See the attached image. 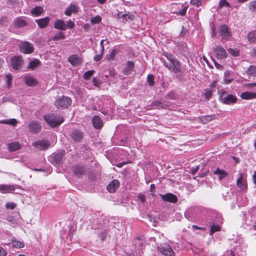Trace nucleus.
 <instances>
[{
    "label": "nucleus",
    "mask_w": 256,
    "mask_h": 256,
    "mask_svg": "<svg viewBox=\"0 0 256 256\" xmlns=\"http://www.w3.org/2000/svg\"><path fill=\"white\" fill-rule=\"evenodd\" d=\"M164 55L167 58L168 62L164 61V64L165 66L170 72L175 74L181 72L180 64L178 60L173 55L164 52Z\"/></svg>",
    "instance_id": "obj_1"
},
{
    "label": "nucleus",
    "mask_w": 256,
    "mask_h": 256,
    "mask_svg": "<svg viewBox=\"0 0 256 256\" xmlns=\"http://www.w3.org/2000/svg\"><path fill=\"white\" fill-rule=\"evenodd\" d=\"M45 121L52 127L60 126L64 122V118L56 114H47L44 116Z\"/></svg>",
    "instance_id": "obj_2"
},
{
    "label": "nucleus",
    "mask_w": 256,
    "mask_h": 256,
    "mask_svg": "<svg viewBox=\"0 0 256 256\" xmlns=\"http://www.w3.org/2000/svg\"><path fill=\"white\" fill-rule=\"evenodd\" d=\"M72 104L71 99L68 96H62L56 100V105L58 108H68Z\"/></svg>",
    "instance_id": "obj_3"
},
{
    "label": "nucleus",
    "mask_w": 256,
    "mask_h": 256,
    "mask_svg": "<svg viewBox=\"0 0 256 256\" xmlns=\"http://www.w3.org/2000/svg\"><path fill=\"white\" fill-rule=\"evenodd\" d=\"M64 154V153L62 152L54 153L50 156L48 160L52 164L58 166L62 162Z\"/></svg>",
    "instance_id": "obj_4"
},
{
    "label": "nucleus",
    "mask_w": 256,
    "mask_h": 256,
    "mask_svg": "<svg viewBox=\"0 0 256 256\" xmlns=\"http://www.w3.org/2000/svg\"><path fill=\"white\" fill-rule=\"evenodd\" d=\"M20 49L22 52L28 54L33 52L34 46L32 44L24 42L20 44Z\"/></svg>",
    "instance_id": "obj_5"
},
{
    "label": "nucleus",
    "mask_w": 256,
    "mask_h": 256,
    "mask_svg": "<svg viewBox=\"0 0 256 256\" xmlns=\"http://www.w3.org/2000/svg\"><path fill=\"white\" fill-rule=\"evenodd\" d=\"M32 146L38 150H44L50 146V143L47 140H42L33 142Z\"/></svg>",
    "instance_id": "obj_6"
},
{
    "label": "nucleus",
    "mask_w": 256,
    "mask_h": 256,
    "mask_svg": "<svg viewBox=\"0 0 256 256\" xmlns=\"http://www.w3.org/2000/svg\"><path fill=\"white\" fill-rule=\"evenodd\" d=\"M160 252L165 256H174V252L172 247L168 244H164L159 248Z\"/></svg>",
    "instance_id": "obj_7"
},
{
    "label": "nucleus",
    "mask_w": 256,
    "mask_h": 256,
    "mask_svg": "<svg viewBox=\"0 0 256 256\" xmlns=\"http://www.w3.org/2000/svg\"><path fill=\"white\" fill-rule=\"evenodd\" d=\"M214 52L217 58L222 60L227 56L226 50L222 47L216 46L214 48Z\"/></svg>",
    "instance_id": "obj_8"
},
{
    "label": "nucleus",
    "mask_w": 256,
    "mask_h": 256,
    "mask_svg": "<svg viewBox=\"0 0 256 256\" xmlns=\"http://www.w3.org/2000/svg\"><path fill=\"white\" fill-rule=\"evenodd\" d=\"M220 99L223 104H234L237 100L236 97L231 94H228L225 96H221Z\"/></svg>",
    "instance_id": "obj_9"
},
{
    "label": "nucleus",
    "mask_w": 256,
    "mask_h": 256,
    "mask_svg": "<svg viewBox=\"0 0 256 256\" xmlns=\"http://www.w3.org/2000/svg\"><path fill=\"white\" fill-rule=\"evenodd\" d=\"M22 64V58L18 56H16L11 58V66L14 70L20 69Z\"/></svg>",
    "instance_id": "obj_10"
},
{
    "label": "nucleus",
    "mask_w": 256,
    "mask_h": 256,
    "mask_svg": "<svg viewBox=\"0 0 256 256\" xmlns=\"http://www.w3.org/2000/svg\"><path fill=\"white\" fill-rule=\"evenodd\" d=\"M160 198L164 202L176 203L178 201L176 196L172 193H167L164 194H160Z\"/></svg>",
    "instance_id": "obj_11"
},
{
    "label": "nucleus",
    "mask_w": 256,
    "mask_h": 256,
    "mask_svg": "<svg viewBox=\"0 0 256 256\" xmlns=\"http://www.w3.org/2000/svg\"><path fill=\"white\" fill-rule=\"evenodd\" d=\"M18 186L13 184H0V192L1 193L10 192L14 190L18 187Z\"/></svg>",
    "instance_id": "obj_12"
},
{
    "label": "nucleus",
    "mask_w": 256,
    "mask_h": 256,
    "mask_svg": "<svg viewBox=\"0 0 256 256\" xmlns=\"http://www.w3.org/2000/svg\"><path fill=\"white\" fill-rule=\"evenodd\" d=\"M236 184L242 190H244L246 189L247 184L246 178H244L242 174H240V177L236 181Z\"/></svg>",
    "instance_id": "obj_13"
},
{
    "label": "nucleus",
    "mask_w": 256,
    "mask_h": 256,
    "mask_svg": "<svg viewBox=\"0 0 256 256\" xmlns=\"http://www.w3.org/2000/svg\"><path fill=\"white\" fill-rule=\"evenodd\" d=\"M28 128L31 132L36 134L41 130V126L38 122L32 121L28 124Z\"/></svg>",
    "instance_id": "obj_14"
},
{
    "label": "nucleus",
    "mask_w": 256,
    "mask_h": 256,
    "mask_svg": "<svg viewBox=\"0 0 256 256\" xmlns=\"http://www.w3.org/2000/svg\"><path fill=\"white\" fill-rule=\"evenodd\" d=\"M78 6L76 4L72 3L66 8L64 11L66 15L70 16L72 13H76L78 10Z\"/></svg>",
    "instance_id": "obj_15"
},
{
    "label": "nucleus",
    "mask_w": 256,
    "mask_h": 256,
    "mask_svg": "<svg viewBox=\"0 0 256 256\" xmlns=\"http://www.w3.org/2000/svg\"><path fill=\"white\" fill-rule=\"evenodd\" d=\"M50 20V18L47 16L43 18L38 19L36 20V22L40 28H44L48 25Z\"/></svg>",
    "instance_id": "obj_16"
},
{
    "label": "nucleus",
    "mask_w": 256,
    "mask_h": 256,
    "mask_svg": "<svg viewBox=\"0 0 256 256\" xmlns=\"http://www.w3.org/2000/svg\"><path fill=\"white\" fill-rule=\"evenodd\" d=\"M246 74L250 79L256 78V66H250L246 70Z\"/></svg>",
    "instance_id": "obj_17"
},
{
    "label": "nucleus",
    "mask_w": 256,
    "mask_h": 256,
    "mask_svg": "<svg viewBox=\"0 0 256 256\" xmlns=\"http://www.w3.org/2000/svg\"><path fill=\"white\" fill-rule=\"evenodd\" d=\"M240 98L243 100L256 99V92H244L241 94Z\"/></svg>",
    "instance_id": "obj_18"
},
{
    "label": "nucleus",
    "mask_w": 256,
    "mask_h": 256,
    "mask_svg": "<svg viewBox=\"0 0 256 256\" xmlns=\"http://www.w3.org/2000/svg\"><path fill=\"white\" fill-rule=\"evenodd\" d=\"M134 67V64L132 61H128L123 70V73L124 74L128 75L132 72L133 68Z\"/></svg>",
    "instance_id": "obj_19"
},
{
    "label": "nucleus",
    "mask_w": 256,
    "mask_h": 256,
    "mask_svg": "<svg viewBox=\"0 0 256 256\" xmlns=\"http://www.w3.org/2000/svg\"><path fill=\"white\" fill-rule=\"evenodd\" d=\"M70 136L74 140L78 142L82 138V134L81 132L76 130L72 132Z\"/></svg>",
    "instance_id": "obj_20"
},
{
    "label": "nucleus",
    "mask_w": 256,
    "mask_h": 256,
    "mask_svg": "<svg viewBox=\"0 0 256 256\" xmlns=\"http://www.w3.org/2000/svg\"><path fill=\"white\" fill-rule=\"evenodd\" d=\"M68 60L73 66H76L81 62L80 58L76 54L70 56Z\"/></svg>",
    "instance_id": "obj_21"
},
{
    "label": "nucleus",
    "mask_w": 256,
    "mask_h": 256,
    "mask_svg": "<svg viewBox=\"0 0 256 256\" xmlns=\"http://www.w3.org/2000/svg\"><path fill=\"white\" fill-rule=\"evenodd\" d=\"M24 82L28 86H32L36 84L37 82L32 76H26L24 78Z\"/></svg>",
    "instance_id": "obj_22"
},
{
    "label": "nucleus",
    "mask_w": 256,
    "mask_h": 256,
    "mask_svg": "<svg viewBox=\"0 0 256 256\" xmlns=\"http://www.w3.org/2000/svg\"><path fill=\"white\" fill-rule=\"evenodd\" d=\"M92 123L96 129L101 128L102 124L101 118L96 116L93 117L92 119Z\"/></svg>",
    "instance_id": "obj_23"
},
{
    "label": "nucleus",
    "mask_w": 256,
    "mask_h": 256,
    "mask_svg": "<svg viewBox=\"0 0 256 256\" xmlns=\"http://www.w3.org/2000/svg\"><path fill=\"white\" fill-rule=\"evenodd\" d=\"M214 174L218 176V178L220 180H221L222 179L228 176V174L226 171L218 168L214 171Z\"/></svg>",
    "instance_id": "obj_24"
},
{
    "label": "nucleus",
    "mask_w": 256,
    "mask_h": 256,
    "mask_svg": "<svg viewBox=\"0 0 256 256\" xmlns=\"http://www.w3.org/2000/svg\"><path fill=\"white\" fill-rule=\"evenodd\" d=\"M66 24L64 21L60 20H57L54 23V26L55 28L64 30H66Z\"/></svg>",
    "instance_id": "obj_25"
},
{
    "label": "nucleus",
    "mask_w": 256,
    "mask_h": 256,
    "mask_svg": "<svg viewBox=\"0 0 256 256\" xmlns=\"http://www.w3.org/2000/svg\"><path fill=\"white\" fill-rule=\"evenodd\" d=\"M72 170L75 175L78 176L84 174L86 172V169L82 166H76L74 167Z\"/></svg>",
    "instance_id": "obj_26"
},
{
    "label": "nucleus",
    "mask_w": 256,
    "mask_h": 256,
    "mask_svg": "<svg viewBox=\"0 0 256 256\" xmlns=\"http://www.w3.org/2000/svg\"><path fill=\"white\" fill-rule=\"evenodd\" d=\"M14 24L17 27H22L26 25L27 23L24 18L18 17L15 19Z\"/></svg>",
    "instance_id": "obj_27"
},
{
    "label": "nucleus",
    "mask_w": 256,
    "mask_h": 256,
    "mask_svg": "<svg viewBox=\"0 0 256 256\" xmlns=\"http://www.w3.org/2000/svg\"><path fill=\"white\" fill-rule=\"evenodd\" d=\"M30 12L32 15L39 16L44 12V9L41 6H36L30 10Z\"/></svg>",
    "instance_id": "obj_28"
},
{
    "label": "nucleus",
    "mask_w": 256,
    "mask_h": 256,
    "mask_svg": "<svg viewBox=\"0 0 256 256\" xmlns=\"http://www.w3.org/2000/svg\"><path fill=\"white\" fill-rule=\"evenodd\" d=\"M22 147L18 142H12L8 144V148L10 151H16L20 150Z\"/></svg>",
    "instance_id": "obj_29"
},
{
    "label": "nucleus",
    "mask_w": 256,
    "mask_h": 256,
    "mask_svg": "<svg viewBox=\"0 0 256 256\" xmlns=\"http://www.w3.org/2000/svg\"><path fill=\"white\" fill-rule=\"evenodd\" d=\"M18 123V121L15 118H10L7 120H0V124H7L15 126Z\"/></svg>",
    "instance_id": "obj_30"
},
{
    "label": "nucleus",
    "mask_w": 256,
    "mask_h": 256,
    "mask_svg": "<svg viewBox=\"0 0 256 256\" xmlns=\"http://www.w3.org/2000/svg\"><path fill=\"white\" fill-rule=\"evenodd\" d=\"M11 244L12 247L16 248H24V244L22 242L16 240H12Z\"/></svg>",
    "instance_id": "obj_31"
},
{
    "label": "nucleus",
    "mask_w": 256,
    "mask_h": 256,
    "mask_svg": "<svg viewBox=\"0 0 256 256\" xmlns=\"http://www.w3.org/2000/svg\"><path fill=\"white\" fill-rule=\"evenodd\" d=\"M40 64V61L38 59H35L29 63L28 68L31 70H34Z\"/></svg>",
    "instance_id": "obj_32"
},
{
    "label": "nucleus",
    "mask_w": 256,
    "mask_h": 256,
    "mask_svg": "<svg viewBox=\"0 0 256 256\" xmlns=\"http://www.w3.org/2000/svg\"><path fill=\"white\" fill-rule=\"evenodd\" d=\"M221 226L220 224H212L210 226V234L211 236L214 233L220 230Z\"/></svg>",
    "instance_id": "obj_33"
},
{
    "label": "nucleus",
    "mask_w": 256,
    "mask_h": 256,
    "mask_svg": "<svg viewBox=\"0 0 256 256\" xmlns=\"http://www.w3.org/2000/svg\"><path fill=\"white\" fill-rule=\"evenodd\" d=\"M224 83L226 84L230 83L232 80V78H230V72L229 71L227 70L224 72Z\"/></svg>",
    "instance_id": "obj_34"
},
{
    "label": "nucleus",
    "mask_w": 256,
    "mask_h": 256,
    "mask_svg": "<svg viewBox=\"0 0 256 256\" xmlns=\"http://www.w3.org/2000/svg\"><path fill=\"white\" fill-rule=\"evenodd\" d=\"M249 10L254 13H256V0L250 2L248 5Z\"/></svg>",
    "instance_id": "obj_35"
},
{
    "label": "nucleus",
    "mask_w": 256,
    "mask_h": 256,
    "mask_svg": "<svg viewBox=\"0 0 256 256\" xmlns=\"http://www.w3.org/2000/svg\"><path fill=\"white\" fill-rule=\"evenodd\" d=\"M123 20L128 21L133 20L134 18V16L132 14H124L122 16Z\"/></svg>",
    "instance_id": "obj_36"
},
{
    "label": "nucleus",
    "mask_w": 256,
    "mask_h": 256,
    "mask_svg": "<svg viewBox=\"0 0 256 256\" xmlns=\"http://www.w3.org/2000/svg\"><path fill=\"white\" fill-rule=\"evenodd\" d=\"M230 36V33H220V37L223 42H226Z\"/></svg>",
    "instance_id": "obj_37"
},
{
    "label": "nucleus",
    "mask_w": 256,
    "mask_h": 256,
    "mask_svg": "<svg viewBox=\"0 0 256 256\" xmlns=\"http://www.w3.org/2000/svg\"><path fill=\"white\" fill-rule=\"evenodd\" d=\"M147 82L149 86H153L154 84V76L152 74H148L147 76Z\"/></svg>",
    "instance_id": "obj_38"
},
{
    "label": "nucleus",
    "mask_w": 256,
    "mask_h": 256,
    "mask_svg": "<svg viewBox=\"0 0 256 256\" xmlns=\"http://www.w3.org/2000/svg\"><path fill=\"white\" fill-rule=\"evenodd\" d=\"M228 51L232 56H237L239 55L240 52L237 48H229Z\"/></svg>",
    "instance_id": "obj_39"
},
{
    "label": "nucleus",
    "mask_w": 256,
    "mask_h": 256,
    "mask_svg": "<svg viewBox=\"0 0 256 256\" xmlns=\"http://www.w3.org/2000/svg\"><path fill=\"white\" fill-rule=\"evenodd\" d=\"M248 38L250 42L256 43V33H248Z\"/></svg>",
    "instance_id": "obj_40"
},
{
    "label": "nucleus",
    "mask_w": 256,
    "mask_h": 256,
    "mask_svg": "<svg viewBox=\"0 0 256 256\" xmlns=\"http://www.w3.org/2000/svg\"><path fill=\"white\" fill-rule=\"evenodd\" d=\"M102 20V18L100 16H96L92 17L90 18V22L93 24H96L100 22Z\"/></svg>",
    "instance_id": "obj_41"
},
{
    "label": "nucleus",
    "mask_w": 256,
    "mask_h": 256,
    "mask_svg": "<svg viewBox=\"0 0 256 256\" xmlns=\"http://www.w3.org/2000/svg\"><path fill=\"white\" fill-rule=\"evenodd\" d=\"M6 80L8 87L10 88L12 84V76L10 74H6Z\"/></svg>",
    "instance_id": "obj_42"
},
{
    "label": "nucleus",
    "mask_w": 256,
    "mask_h": 256,
    "mask_svg": "<svg viewBox=\"0 0 256 256\" xmlns=\"http://www.w3.org/2000/svg\"><path fill=\"white\" fill-rule=\"evenodd\" d=\"M212 90L206 89L205 90V92L204 94L205 98L207 100H209L212 96Z\"/></svg>",
    "instance_id": "obj_43"
},
{
    "label": "nucleus",
    "mask_w": 256,
    "mask_h": 256,
    "mask_svg": "<svg viewBox=\"0 0 256 256\" xmlns=\"http://www.w3.org/2000/svg\"><path fill=\"white\" fill-rule=\"evenodd\" d=\"M94 72V70H88L86 72L84 75V78L85 80L90 79L93 74Z\"/></svg>",
    "instance_id": "obj_44"
},
{
    "label": "nucleus",
    "mask_w": 256,
    "mask_h": 256,
    "mask_svg": "<svg viewBox=\"0 0 256 256\" xmlns=\"http://www.w3.org/2000/svg\"><path fill=\"white\" fill-rule=\"evenodd\" d=\"M64 38V33H57L56 34L54 38V40L56 41H58L60 40H62Z\"/></svg>",
    "instance_id": "obj_45"
},
{
    "label": "nucleus",
    "mask_w": 256,
    "mask_h": 256,
    "mask_svg": "<svg viewBox=\"0 0 256 256\" xmlns=\"http://www.w3.org/2000/svg\"><path fill=\"white\" fill-rule=\"evenodd\" d=\"M152 106L154 108H162V104L158 101H154L152 102Z\"/></svg>",
    "instance_id": "obj_46"
},
{
    "label": "nucleus",
    "mask_w": 256,
    "mask_h": 256,
    "mask_svg": "<svg viewBox=\"0 0 256 256\" xmlns=\"http://www.w3.org/2000/svg\"><path fill=\"white\" fill-rule=\"evenodd\" d=\"M230 7V4L226 2V0H220L219 3V6L222 8V6Z\"/></svg>",
    "instance_id": "obj_47"
},
{
    "label": "nucleus",
    "mask_w": 256,
    "mask_h": 256,
    "mask_svg": "<svg viewBox=\"0 0 256 256\" xmlns=\"http://www.w3.org/2000/svg\"><path fill=\"white\" fill-rule=\"evenodd\" d=\"M16 207V204L14 202H8L6 204L7 209L14 210Z\"/></svg>",
    "instance_id": "obj_48"
},
{
    "label": "nucleus",
    "mask_w": 256,
    "mask_h": 256,
    "mask_svg": "<svg viewBox=\"0 0 256 256\" xmlns=\"http://www.w3.org/2000/svg\"><path fill=\"white\" fill-rule=\"evenodd\" d=\"M220 32H228V28L226 25L222 24L219 28Z\"/></svg>",
    "instance_id": "obj_49"
},
{
    "label": "nucleus",
    "mask_w": 256,
    "mask_h": 256,
    "mask_svg": "<svg viewBox=\"0 0 256 256\" xmlns=\"http://www.w3.org/2000/svg\"><path fill=\"white\" fill-rule=\"evenodd\" d=\"M74 24L71 20H69L67 22L66 24V30L67 28H72L74 27Z\"/></svg>",
    "instance_id": "obj_50"
},
{
    "label": "nucleus",
    "mask_w": 256,
    "mask_h": 256,
    "mask_svg": "<svg viewBox=\"0 0 256 256\" xmlns=\"http://www.w3.org/2000/svg\"><path fill=\"white\" fill-rule=\"evenodd\" d=\"M202 0H191L190 4L196 6H199L202 3Z\"/></svg>",
    "instance_id": "obj_51"
},
{
    "label": "nucleus",
    "mask_w": 256,
    "mask_h": 256,
    "mask_svg": "<svg viewBox=\"0 0 256 256\" xmlns=\"http://www.w3.org/2000/svg\"><path fill=\"white\" fill-rule=\"evenodd\" d=\"M186 7H184L182 10L178 12H173V13H178L182 16H184L186 14Z\"/></svg>",
    "instance_id": "obj_52"
},
{
    "label": "nucleus",
    "mask_w": 256,
    "mask_h": 256,
    "mask_svg": "<svg viewBox=\"0 0 256 256\" xmlns=\"http://www.w3.org/2000/svg\"><path fill=\"white\" fill-rule=\"evenodd\" d=\"M120 186V182L117 180H113V191L115 188H118Z\"/></svg>",
    "instance_id": "obj_53"
},
{
    "label": "nucleus",
    "mask_w": 256,
    "mask_h": 256,
    "mask_svg": "<svg viewBox=\"0 0 256 256\" xmlns=\"http://www.w3.org/2000/svg\"><path fill=\"white\" fill-rule=\"evenodd\" d=\"M130 161H126V162H122L121 163H120V164H114V165L116 166L118 168H122V166H123L124 165L126 164H129L130 163Z\"/></svg>",
    "instance_id": "obj_54"
},
{
    "label": "nucleus",
    "mask_w": 256,
    "mask_h": 256,
    "mask_svg": "<svg viewBox=\"0 0 256 256\" xmlns=\"http://www.w3.org/2000/svg\"><path fill=\"white\" fill-rule=\"evenodd\" d=\"M7 252L2 247L0 246V256H6Z\"/></svg>",
    "instance_id": "obj_55"
},
{
    "label": "nucleus",
    "mask_w": 256,
    "mask_h": 256,
    "mask_svg": "<svg viewBox=\"0 0 256 256\" xmlns=\"http://www.w3.org/2000/svg\"><path fill=\"white\" fill-rule=\"evenodd\" d=\"M106 189L109 192H112V181L110 182L108 186H106Z\"/></svg>",
    "instance_id": "obj_56"
},
{
    "label": "nucleus",
    "mask_w": 256,
    "mask_h": 256,
    "mask_svg": "<svg viewBox=\"0 0 256 256\" xmlns=\"http://www.w3.org/2000/svg\"><path fill=\"white\" fill-rule=\"evenodd\" d=\"M102 58V56L100 54H97L94 56V59L95 61L98 62Z\"/></svg>",
    "instance_id": "obj_57"
},
{
    "label": "nucleus",
    "mask_w": 256,
    "mask_h": 256,
    "mask_svg": "<svg viewBox=\"0 0 256 256\" xmlns=\"http://www.w3.org/2000/svg\"><path fill=\"white\" fill-rule=\"evenodd\" d=\"M216 80H214L210 85V88L212 90L213 88H214L216 86Z\"/></svg>",
    "instance_id": "obj_58"
},
{
    "label": "nucleus",
    "mask_w": 256,
    "mask_h": 256,
    "mask_svg": "<svg viewBox=\"0 0 256 256\" xmlns=\"http://www.w3.org/2000/svg\"><path fill=\"white\" fill-rule=\"evenodd\" d=\"M246 86L249 88H252L253 86H256V82L247 84Z\"/></svg>",
    "instance_id": "obj_59"
},
{
    "label": "nucleus",
    "mask_w": 256,
    "mask_h": 256,
    "mask_svg": "<svg viewBox=\"0 0 256 256\" xmlns=\"http://www.w3.org/2000/svg\"><path fill=\"white\" fill-rule=\"evenodd\" d=\"M192 228L194 229L200 230H204L205 228L204 227H200L196 225H193Z\"/></svg>",
    "instance_id": "obj_60"
},
{
    "label": "nucleus",
    "mask_w": 256,
    "mask_h": 256,
    "mask_svg": "<svg viewBox=\"0 0 256 256\" xmlns=\"http://www.w3.org/2000/svg\"><path fill=\"white\" fill-rule=\"evenodd\" d=\"M92 82H93L94 84V86H98L99 82L96 78H94L92 80Z\"/></svg>",
    "instance_id": "obj_61"
},
{
    "label": "nucleus",
    "mask_w": 256,
    "mask_h": 256,
    "mask_svg": "<svg viewBox=\"0 0 256 256\" xmlns=\"http://www.w3.org/2000/svg\"><path fill=\"white\" fill-rule=\"evenodd\" d=\"M210 26L212 28V32L214 30V24L213 22H210Z\"/></svg>",
    "instance_id": "obj_62"
},
{
    "label": "nucleus",
    "mask_w": 256,
    "mask_h": 256,
    "mask_svg": "<svg viewBox=\"0 0 256 256\" xmlns=\"http://www.w3.org/2000/svg\"><path fill=\"white\" fill-rule=\"evenodd\" d=\"M253 179L255 184H256V171H255L252 176Z\"/></svg>",
    "instance_id": "obj_63"
},
{
    "label": "nucleus",
    "mask_w": 256,
    "mask_h": 256,
    "mask_svg": "<svg viewBox=\"0 0 256 256\" xmlns=\"http://www.w3.org/2000/svg\"><path fill=\"white\" fill-rule=\"evenodd\" d=\"M155 186L154 184H151L150 186V190L152 192L154 190Z\"/></svg>",
    "instance_id": "obj_64"
}]
</instances>
